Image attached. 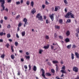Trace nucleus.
<instances>
[{
  "mask_svg": "<svg viewBox=\"0 0 79 79\" xmlns=\"http://www.w3.org/2000/svg\"><path fill=\"white\" fill-rule=\"evenodd\" d=\"M56 71H58V69L59 68V67H58V65H57V64H56Z\"/></svg>",
  "mask_w": 79,
  "mask_h": 79,
  "instance_id": "aec40b11",
  "label": "nucleus"
},
{
  "mask_svg": "<svg viewBox=\"0 0 79 79\" xmlns=\"http://www.w3.org/2000/svg\"><path fill=\"white\" fill-rule=\"evenodd\" d=\"M64 2L65 4V5H66V4H68V2H67V0H64Z\"/></svg>",
  "mask_w": 79,
  "mask_h": 79,
  "instance_id": "cd10ccee",
  "label": "nucleus"
},
{
  "mask_svg": "<svg viewBox=\"0 0 79 79\" xmlns=\"http://www.w3.org/2000/svg\"><path fill=\"white\" fill-rule=\"evenodd\" d=\"M0 2L1 3V6L3 10H5V7L4 6V4L5 3V0H0Z\"/></svg>",
  "mask_w": 79,
  "mask_h": 79,
  "instance_id": "f03ea898",
  "label": "nucleus"
},
{
  "mask_svg": "<svg viewBox=\"0 0 79 79\" xmlns=\"http://www.w3.org/2000/svg\"><path fill=\"white\" fill-rule=\"evenodd\" d=\"M11 58L12 60H14V58H15V56H14V55L12 54L11 56Z\"/></svg>",
  "mask_w": 79,
  "mask_h": 79,
  "instance_id": "a878e982",
  "label": "nucleus"
},
{
  "mask_svg": "<svg viewBox=\"0 0 79 79\" xmlns=\"http://www.w3.org/2000/svg\"><path fill=\"white\" fill-rule=\"evenodd\" d=\"M20 73H21V72H20V71H19L18 72V76H20Z\"/></svg>",
  "mask_w": 79,
  "mask_h": 79,
  "instance_id": "052dcab7",
  "label": "nucleus"
},
{
  "mask_svg": "<svg viewBox=\"0 0 79 79\" xmlns=\"http://www.w3.org/2000/svg\"><path fill=\"white\" fill-rule=\"evenodd\" d=\"M34 2L33 1H32L31 2V6H32V7L34 6Z\"/></svg>",
  "mask_w": 79,
  "mask_h": 79,
  "instance_id": "6ab92c4d",
  "label": "nucleus"
},
{
  "mask_svg": "<svg viewBox=\"0 0 79 79\" xmlns=\"http://www.w3.org/2000/svg\"><path fill=\"white\" fill-rule=\"evenodd\" d=\"M3 35V32H2L0 33V35H1V36H2V35Z\"/></svg>",
  "mask_w": 79,
  "mask_h": 79,
  "instance_id": "a18cd8bd",
  "label": "nucleus"
},
{
  "mask_svg": "<svg viewBox=\"0 0 79 79\" xmlns=\"http://www.w3.org/2000/svg\"><path fill=\"white\" fill-rule=\"evenodd\" d=\"M8 40H9V42H12L13 40H11V39H9Z\"/></svg>",
  "mask_w": 79,
  "mask_h": 79,
  "instance_id": "338daca9",
  "label": "nucleus"
},
{
  "mask_svg": "<svg viewBox=\"0 0 79 79\" xmlns=\"http://www.w3.org/2000/svg\"><path fill=\"white\" fill-rule=\"evenodd\" d=\"M16 37L17 38H19V36L18 35V33H17L16 34Z\"/></svg>",
  "mask_w": 79,
  "mask_h": 79,
  "instance_id": "5fc2aeb1",
  "label": "nucleus"
},
{
  "mask_svg": "<svg viewBox=\"0 0 79 79\" xmlns=\"http://www.w3.org/2000/svg\"><path fill=\"white\" fill-rule=\"evenodd\" d=\"M59 39H63V37L61 35H60L58 36Z\"/></svg>",
  "mask_w": 79,
  "mask_h": 79,
  "instance_id": "79ce46f5",
  "label": "nucleus"
},
{
  "mask_svg": "<svg viewBox=\"0 0 79 79\" xmlns=\"http://www.w3.org/2000/svg\"><path fill=\"white\" fill-rule=\"evenodd\" d=\"M16 4H17V5H19L20 4V2H19V1L16 2Z\"/></svg>",
  "mask_w": 79,
  "mask_h": 79,
  "instance_id": "09e8293b",
  "label": "nucleus"
},
{
  "mask_svg": "<svg viewBox=\"0 0 79 79\" xmlns=\"http://www.w3.org/2000/svg\"><path fill=\"white\" fill-rule=\"evenodd\" d=\"M66 34L67 36H69L70 35V31H67L66 32Z\"/></svg>",
  "mask_w": 79,
  "mask_h": 79,
  "instance_id": "9d476101",
  "label": "nucleus"
},
{
  "mask_svg": "<svg viewBox=\"0 0 79 79\" xmlns=\"http://www.w3.org/2000/svg\"><path fill=\"white\" fill-rule=\"evenodd\" d=\"M45 4L46 5H48L49 2H48L47 0H46Z\"/></svg>",
  "mask_w": 79,
  "mask_h": 79,
  "instance_id": "603ef678",
  "label": "nucleus"
},
{
  "mask_svg": "<svg viewBox=\"0 0 79 79\" xmlns=\"http://www.w3.org/2000/svg\"><path fill=\"white\" fill-rule=\"evenodd\" d=\"M75 55L76 56V57L77 58H79V54L77 52H75Z\"/></svg>",
  "mask_w": 79,
  "mask_h": 79,
  "instance_id": "f8f14e48",
  "label": "nucleus"
},
{
  "mask_svg": "<svg viewBox=\"0 0 79 79\" xmlns=\"http://www.w3.org/2000/svg\"><path fill=\"white\" fill-rule=\"evenodd\" d=\"M56 79H63V78H59V77L58 76H57L56 77Z\"/></svg>",
  "mask_w": 79,
  "mask_h": 79,
  "instance_id": "3c124183",
  "label": "nucleus"
},
{
  "mask_svg": "<svg viewBox=\"0 0 79 79\" xmlns=\"http://www.w3.org/2000/svg\"><path fill=\"white\" fill-rule=\"evenodd\" d=\"M1 57L2 58L4 59V58H5V54H3L2 55H1Z\"/></svg>",
  "mask_w": 79,
  "mask_h": 79,
  "instance_id": "bb28decb",
  "label": "nucleus"
},
{
  "mask_svg": "<svg viewBox=\"0 0 79 79\" xmlns=\"http://www.w3.org/2000/svg\"><path fill=\"white\" fill-rule=\"evenodd\" d=\"M54 48V47H53V46L52 45H51V49H52V50H53Z\"/></svg>",
  "mask_w": 79,
  "mask_h": 79,
  "instance_id": "6e6d98bb",
  "label": "nucleus"
},
{
  "mask_svg": "<svg viewBox=\"0 0 79 79\" xmlns=\"http://www.w3.org/2000/svg\"><path fill=\"white\" fill-rule=\"evenodd\" d=\"M23 21L25 23V24H24V27H26V25H27V19L26 18H24L23 19Z\"/></svg>",
  "mask_w": 79,
  "mask_h": 79,
  "instance_id": "423d86ee",
  "label": "nucleus"
},
{
  "mask_svg": "<svg viewBox=\"0 0 79 79\" xmlns=\"http://www.w3.org/2000/svg\"><path fill=\"white\" fill-rule=\"evenodd\" d=\"M10 27L11 26H10V25L9 24L7 26V28H8V29H10Z\"/></svg>",
  "mask_w": 79,
  "mask_h": 79,
  "instance_id": "8fccbe9b",
  "label": "nucleus"
},
{
  "mask_svg": "<svg viewBox=\"0 0 79 79\" xmlns=\"http://www.w3.org/2000/svg\"><path fill=\"white\" fill-rule=\"evenodd\" d=\"M75 35H76V37H78V33H77H77H76L75 34Z\"/></svg>",
  "mask_w": 79,
  "mask_h": 79,
  "instance_id": "680f3d73",
  "label": "nucleus"
},
{
  "mask_svg": "<svg viewBox=\"0 0 79 79\" xmlns=\"http://www.w3.org/2000/svg\"><path fill=\"white\" fill-rule=\"evenodd\" d=\"M71 47H72V45L71 44H69L67 46V48L68 49H70V48H71Z\"/></svg>",
  "mask_w": 79,
  "mask_h": 79,
  "instance_id": "ddd939ff",
  "label": "nucleus"
},
{
  "mask_svg": "<svg viewBox=\"0 0 79 79\" xmlns=\"http://www.w3.org/2000/svg\"><path fill=\"white\" fill-rule=\"evenodd\" d=\"M46 76H51V74L49 73H46Z\"/></svg>",
  "mask_w": 79,
  "mask_h": 79,
  "instance_id": "f3484780",
  "label": "nucleus"
},
{
  "mask_svg": "<svg viewBox=\"0 0 79 79\" xmlns=\"http://www.w3.org/2000/svg\"><path fill=\"white\" fill-rule=\"evenodd\" d=\"M30 2L29 1H27L26 2V4L27 5H29V3Z\"/></svg>",
  "mask_w": 79,
  "mask_h": 79,
  "instance_id": "c9c22d12",
  "label": "nucleus"
},
{
  "mask_svg": "<svg viewBox=\"0 0 79 79\" xmlns=\"http://www.w3.org/2000/svg\"><path fill=\"white\" fill-rule=\"evenodd\" d=\"M26 59H30V56H26Z\"/></svg>",
  "mask_w": 79,
  "mask_h": 79,
  "instance_id": "e433bc0d",
  "label": "nucleus"
},
{
  "mask_svg": "<svg viewBox=\"0 0 79 79\" xmlns=\"http://www.w3.org/2000/svg\"><path fill=\"white\" fill-rule=\"evenodd\" d=\"M50 47V45H48L47 46H44L43 47L44 48V49H48V48Z\"/></svg>",
  "mask_w": 79,
  "mask_h": 79,
  "instance_id": "9b49d317",
  "label": "nucleus"
},
{
  "mask_svg": "<svg viewBox=\"0 0 79 79\" xmlns=\"http://www.w3.org/2000/svg\"><path fill=\"white\" fill-rule=\"evenodd\" d=\"M43 51V50L42 49H40L39 51V53H40V54H42V52Z\"/></svg>",
  "mask_w": 79,
  "mask_h": 79,
  "instance_id": "c85d7f7f",
  "label": "nucleus"
},
{
  "mask_svg": "<svg viewBox=\"0 0 79 79\" xmlns=\"http://www.w3.org/2000/svg\"><path fill=\"white\" fill-rule=\"evenodd\" d=\"M6 46L7 48H8L10 47V44L8 43H7L6 45Z\"/></svg>",
  "mask_w": 79,
  "mask_h": 79,
  "instance_id": "72a5a7b5",
  "label": "nucleus"
},
{
  "mask_svg": "<svg viewBox=\"0 0 79 79\" xmlns=\"http://www.w3.org/2000/svg\"><path fill=\"white\" fill-rule=\"evenodd\" d=\"M41 71L42 72V76L45 79H47V77H45V70H44V69H41Z\"/></svg>",
  "mask_w": 79,
  "mask_h": 79,
  "instance_id": "39448f33",
  "label": "nucleus"
},
{
  "mask_svg": "<svg viewBox=\"0 0 79 79\" xmlns=\"http://www.w3.org/2000/svg\"><path fill=\"white\" fill-rule=\"evenodd\" d=\"M37 18L38 19V20L40 21H43V18H42V16H40V13H38L36 16Z\"/></svg>",
  "mask_w": 79,
  "mask_h": 79,
  "instance_id": "7ed1b4c3",
  "label": "nucleus"
},
{
  "mask_svg": "<svg viewBox=\"0 0 79 79\" xmlns=\"http://www.w3.org/2000/svg\"><path fill=\"white\" fill-rule=\"evenodd\" d=\"M31 12L32 13L33 15H34V13H35L36 12V10H35V8H33L32 9V10H31Z\"/></svg>",
  "mask_w": 79,
  "mask_h": 79,
  "instance_id": "1a4fd4ad",
  "label": "nucleus"
},
{
  "mask_svg": "<svg viewBox=\"0 0 79 79\" xmlns=\"http://www.w3.org/2000/svg\"><path fill=\"white\" fill-rule=\"evenodd\" d=\"M58 7L56 6H55V9L54 10L55 11H58Z\"/></svg>",
  "mask_w": 79,
  "mask_h": 79,
  "instance_id": "393cba45",
  "label": "nucleus"
},
{
  "mask_svg": "<svg viewBox=\"0 0 79 79\" xmlns=\"http://www.w3.org/2000/svg\"><path fill=\"white\" fill-rule=\"evenodd\" d=\"M67 22H68V23H71V19H68L67 20Z\"/></svg>",
  "mask_w": 79,
  "mask_h": 79,
  "instance_id": "58836bf2",
  "label": "nucleus"
},
{
  "mask_svg": "<svg viewBox=\"0 0 79 79\" xmlns=\"http://www.w3.org/2000/svg\"><path fill=\"white\" fill-rule=\"evenodd\" d=\"M21 24H22L21 23H19V25H18V27H19L21 26Z\"/></svg>",
  "mask_w": 79,
  "mask_h": 79,
  "instance_id": "4c0bfd02",
  "label": "nucleus"
},
{
  "mask_svg": "<svg viewBox=\"0 0 79 79\" xmlns=\"http://www.w3.org/2000/svg\"><path fill=\"white\" fill-rule=\"evenodd\" d=\"M54 15H55V14H52V15H49V16L50 18L52 21H53V20H54V17H53V16H54Z\"/></svg>",
  "mask_w": 79,
  "mask_h": 79,
  "instance_id": "6e6552de",
  "label": "nucleus"
},
{
  "mask_svg": "<svg viewBox=\"0 0 79 79\" xmlns=\"http://www.w3.org/2000/svg\"><path fill=\"white\" fill-rule=\"evenodd\" d=\"M71 56L72 59L74 60V54H73V53H71Z\"/></svg>",
  "mask_w": 79,
  "mask_h": 79,
  "instance_id": "dca6fc26",
  "label": "nucleus"
},
{
  "mask_svg": "<svg viewBox=\"0 0 79 79\" xmlns=\"http://www.w3.org/2000/svg\"><path fill=\"white\" fill-rule=\"evenodd\" d=\"M62 70L60 71V72L62 73V74H67V72H66V71H64L65 70V66H63L61 68Z\"/></svg>",
  "mask_w": 79,
  "mask_h": 79,
  "instance_id": "20e7f679",
  "label": "nucleus"
},
{
  "mask_svg": "<svg viewBox=\"0 0 79 79\" xmlns=\"http://www.w3.org/2000/svg\"><path fill=\"white\" fill-rule=\"evenodd\" d=\"M15 45L16 47H17V46L18 45V42H15Z\"/></svg>",
  "mask_w": 79,
  "mask_h": 79,
  "instance_id": "473e14b6",
  "label": "nucleus"
},
{
  "mask_svg": "<svg viewBox=\"0 0 79 79\" xmlns=\"http://www.w3.org/2000/svg\"><path fill=\"white\" fill-rule=\"evenodd\" d=\"M7 3H11V0H7Z\"/></svg>",
  "mask_w": 79,
  "mask_h": 79,
  "instance_id": "49530a36",
  "label": "nucleus"
},
{
  "mask_svg": "<svg viewBox=\"0 0 79 79\" xmlns=\"http://www.w3.org/2000/svg\"><path fill=\"white\" fill-rule=\"evenodd\" d=\"M28 67H29V71H30V70H31V65H28Z\"/></svg>",
  "mask_w": 79,
  "mask_h": 79,
  "instance_id": "de8ad7c7",
  "label": "nucleus"
},
{
  "mask_svg": "<svg viewBox=\"0 0 79 79\" xmlns=\"http://www.w3.org/2000/svg\"><path fill=\"white\" fill-rule=\"evenodd\" d=\"M59 23L60 24H63V20L62 19H60L59 20Z\"/></svg>",
  "mask_w": 79,
  "mask_h": 79,
  "instance_id": "b1692460",
  "label": "nucleus"
},
{
  "mask_svg": "<svg viewBox=\"0 0 79 79\" xmlns=\"http://www.w3.org/2000/svg\"><path fill=\"white\" fill-rule=\"evenodd\" d=\"M77 46H76L75 44H73L72 46V48H76Z\"/></svg>",
  "mask_w": 79,
  "mask_h": 79,
  "instance_id": "2f4dec72",
  "label": "nucleus"
},
{
  "mask_svg": "<svg viewBox=\"0 0 79 79\" xmlns=\"http://www.w3.org/2000/svg\"><path fill=\"white\" fill-rule=\"evenodd\" d=\"M21 61L23 62V61H24V59H23V58H21Z\"/></svg>",
  "mask_w": 79,
  "mask_h": 79,
  "instance_id": "e2e57ef3",
  "label": "nucleus"
},
{
  "mask_svg": "<svg viewBox=\"0 0 79 79\" xmlns=\"http://www.w3.org/2000/svg\"><path fill=\"white\" fill-rule=\"evenodd\" d=\"M33 71H37V67L35 66H34L33 67Z\"/></svg>",
  "mask_w": 79,
  "mask_h": 79,
  "instance_id": "a211bd4d",
  "label": "nucleus"
},
{
  "mask_svg": "<svg viewBox=\"0 0 79 79\" xmlns=\"http://www.w3.org/2000/svg\"><path fill=\"white\" fill-rule=\"evenodd\" d=\"M44 19H46L47 18V17L46 16H44Z\"/></svg>",
  "mask_w": 79,
  "mask_h": 79,
  "instance_id": "69168bd1",
  "label": "nucleus"
},
{
  "mask_svg": "<svg viewBox=\"0 0 79 79\" xmlns=\"http://www.w3.org/2000/svg\"><path fill=\"white\" fill-rule=\"evenodd\" d=\"M60 26H58L57 25H56L55 26V28L56 29H60Z\"/></svg>",
  "mask_w": 79,
  "mask_h": 79,
  "instance_id": "5701e85b",
  "label": "nucleus"
},
{
  "mask_svg": "<svg viewBox=\"0 0 79 79\" xmlns=\"http://www.w3.org/2000/svg\"><path fill=\"white\" fill-rule=\"evenodd\" d=\"M11 50H12V52H14V50H13V46H11Z\"/></svg>",
  "mask_w": 79,
  "mask_h": 79,
  "instance_id": "ea45409f",
  "label": "nucleus"
},
{
  "mask_svg": "<svg viewBox=\"0 0 79 79\" xmlns=\"http://www.w3.org/2000/svg\"><path fill=\"white\" fill-rule=\"evenodd\" d=\"M3 20H1L0 21V23H1V24H3Z\"/></svg>",
  "mask_w": 79,
  "mask_h": 79,
  "instance_id": "bf43d9fd",
  "label": "nucleus"
},
{
  "mask_svg": "<svg viewBox=\"0 0 79 79\" xmlns=\"http://www.w3.org/2000/svg\"><path fill=\"white\" fill-rule=\"evenodd\" d=\"M54 36L55 39H56V37H58V35H57V34H56V33H55L54 34Z\"/></svg>",
  "mask_w": 79,
  "mask_h": 79,
  "instance_id": "7c9ffc66",
  "label": "nucleus"
},
{
  "mask_svg": "<svg viewBox=\"0 0 79 79\" xmlns=\"http://www.w3.org/2000/svg\"><path fill=\"white\" fill-rule=\"evenodd\" d=\"M21 34L22 35V36H25V34H26V31H23L22 32Z\"/></svg>",
  "mask_w": 79,
  "mask_h": 79,
  "instance_id": "4468645a",
  "label": "nucleus"
},
{
  "mask_svg": "<svg viewBox=\"0 0 79 79\" xmlns=\"http://www.w3.org/2000/svg\"><path fill=\"white\" fill-rule=\"evenodd\" d=\"M52 63L54 64H56V63H58V61L57 60H54L52 61Z\"/></svg>",
  "mask_w": 79,
  "mask_h": 79,
  "instance_id": "412c9836",
  "label": "nucleus"
},
{
  "mask_svg": "<svg viewBox=\"0 0 79 79\" xmlns=\"http://www.w3.org/2000/svg\"><path fill=\"white\" fill-rule=\"evenodd\" d=\"M23 0H21L20 1V3L21 4H22V3H23Z\"/></svg>",
  "mask_w": 79,
  "mask_h": 79,
  "instance_id": "0e129e2a",
  "label": "nucleus"
},
{
  "mask_svg": "<svg viewBox=\"0 0 79 79\" xmlns=\"http://www.w3.org/2000/svg\"><path fill=\"white\" fill-rule=\"evenodd\" d=\"M76 31L77 32V33H78L79 34V27L77 28L76 30Z\"/></svg>",
  "mask_w": 79,
  "mask_h": 79,
  "instance_id": "f704fd0d",
  "label": "nucleus"
},
{
  "mask_svg": "<svg viewBox=\"0 0 79 79\" xmlns=\"http://www.w3.org/2000/svg\"><path fill=\"white\" fill-rule=\"evenodd\" d=\"M45 38L46 39H49V36L47 35H46L45 36Z\"/></svg>",
  "mask_w": 79,
  "mask_h": 79,
  "instance_id": "c03bdc74",
  "label": "nucleus"
},
{
  "mask_svg": "<svg viewBox=\"0 0 79 79\" xmlns=\"http://www.w3.org/2000/svg\"><path fill=\"white\" fill-rule=\"evenodd\" d=\"M7 38H10V37H11V35L10 34H8L7 35Z\"/></svg>",
  "mask_w": 79,
  "mask_h": 79,
  "instance_id": "c756f323",
  "label": "nucleus"
},
{
  "mask_svg": "<svg viewBox=\"0 0 79 79\" xmlns=\"http://www.w3.org/2000/svg\"><path fill=\"white\" fill-rule=\"evenodd\" d=\"M78 70H79V69L77 67H73V71L75 72V73H77L78 72Z\"/></svg>",
  "mask_w": 79,
  "mask_h": 79,
  "instance_id": "0eeeda50",
  "label": "nucleus"
},
{
  "mask_svg": "<svg viewBox=\"0 0 79 79\" xmlns=\"http://www.w3.org/2000/svg\"><path fill=\"white\" fill-rule=\"evenodd\" d=\"M64 11L65 13H67V11H68V10L67 9V8H65L64 9Z\"/></svg>",
  "mask_w": 79,
  "mask_h": 79,
  "instance_id": "864d4df0",
  "label": "nucleus"
},
{
  "mask_svg": "<svg viewBox=\"0 0 79 79\" xmlns=\"http://www.w3.org/2000/svg\"><path fill=\"white\" fill-rule=\"evenodd\" d=\"M65 41L66 42H69V38H66L65 40Z\"/></svg>",
  "mask_w": 79,
  "mask_h": 79,
  "instance_id": "4be33fe9",
  "label": "nucleus"
},
{
  "mask_svg": "<svg viewBox=\"0 0 79 79\" xmlns=\"http://www.w3.org/2000/svg\"><path fill=\"white\" fill-rule=\"evenodd\" d=\"M19 17H20V15H18L17 16L16 18V19H18Z\"/></svg>",
  "mask_w": 79,
  "mask_h": 79,
  "instance_id": "37998d69",
  "label": "nucleus"
},
{
  "mask_svg": "<svg viewBox=\"0 0 79 79\" xmlns=\"http://www.w3.org/2000/svg\"><path fill=\"white\" fill-rule=\"evenodd\" d=\"M24 68L25 69H27V65H25L24 66Z\"/></svg>",
  "mask_w": 79,
  "mask_h": 79,
  "instance_id": "13d9d810",
  "label": "nucleus"
},
{
  "mask_svg": "<svg viewBox=\"0 0 79 79\" xmlns=\"http://www.w3.org/2000/svg\"><path fill=\"white\" fill-rule=\"evenodd\" d=\"M51 72H52V73H53V75H55L54 73H55V70H54V69H51Z\"/></svg>",
  "mask_w": 79,
  "mask_h": 79,
  "instance_id": "2eb2a0df",
  "label": "nucleus"
},
{
  "mask_svg": "<svg viewBox=\"0 0 79 79\" xmlns=\"http://www.w3.org/2000/svg\"><path fill=\"white\" fill-rule=\"evenodd\" d=\"M45 6L44 5H42V7L43 9H44V8H45Z\"/></svg>",
  "mask_w": 79,
  "mask_h": 79,
  "instance_id": "4d7b16f0",
  "label": "nucleus"
},
{
  "mask_svg": "<svg viewBox=\"0 0 79 79\" xmlns=\"http://www.w3.org/2000/svg\"><path fill=\"white\" fill-rule=\"evenodd\" d=\"M46 24H48L49 23V21H48V19H47L46 20Z\"/></svg>",
  "mask_w": 79,
  "mask_h": 79,
  "instance_id": "a19ab883",
  "label": "nucleus"
},
{
  "mask_svg": "<svg viewBox=\"0 0 79 79\" xmlns=\"http://www.w3.org/2000/svg\"><path fill=\"white\" fill-rule=\"evenodd\" d=\"M75 79H79V77L78 76H77V78H76Z\"/></svg>",
  "mask_w": 79,
  "mask_h": 79,
  "instance_id": "774afa93",
  "label": "nucleus"
},
{
  "mask_svg": "<svg viewBox=\"0 0 79 79\" xmlns=\"http://www.w3.org/2000/svg\"><path fill=\"white\" fill-rule=\"evenodd\" d=\"M74 18V15L73 14V11H70L67 13L66 15L64 16L65 18Z\"/></svg>",
  "mask_w": 79,
  "mask_h": 79,
  "instance_id": "f257e3e1",
  "label": "nucleus"
}]
</instances>
